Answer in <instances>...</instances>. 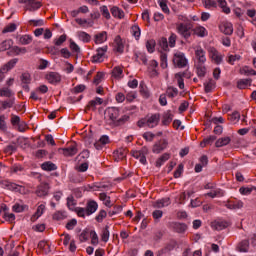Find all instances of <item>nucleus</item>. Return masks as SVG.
I'll list each match as a JSON object with an SVG mask.
<instances>
[{
    "mask_svg": "<svg viewBox=\"0 0 256 256\" xmlns=\"http://www.w3.org/2000/svg\"><path fill=\"white\" fill-rule=\"evenodd\" d=\"M121 111L117 107H108L104 111V121L106 125L110 127H120V125H125L129 121V116L123 115L119 118Z\"/></svg>",
    "mask_w": 256,
    "mask_h": 256,
    "instance_id": "f257e3e1",
    "label": "nucleus"
},
{
    "mask_svg": "<svg viewBox=\"0 0 256 256\" xmlns=\"http://www.w3.org/2000/svg\"><path fill=\"white\" fill-rule=\"evenodd\" d=\"M161 121V114L155 113L151 114L147 118H142L137 122L138 127H148L149 129H155Z\"/></svg>",
    "mask_w": 256,
    "mask_h": 256,
    "instance_id": "f03ea898",
    "label": "nucleus"
},
{
    "mask_svg": "<svg viewBox=\"0 0 256 256\" xmlns=\"http://www.w3.org/2000/svg\"><path fill=\"white\" fill-rule=\"evenodd\" d=\"M193 29V24L191 22L178 23L176 24V31L185 39L191 37V30Z\"/></svg>",
    "mask_w": 256,
    "mask_h": 256,
    "instance_id": "7ed1b4c3",
    "label": "nucleus"
},
{
    "mask_svg": "<svg viewBox=\"0 0 256 256\" xmlns=\"http://www.w3.org/2000/svg\"><path fill=\"white\" fill-rule=\"evenodd\" d=\"M131 155L135 159H140V163H142V165H147V155H149V148L144 146L140 150H132Z\"/></svg>",
    "mask_w": 256,
    "mask_h": 256,
    "instance_id": "20e7f679",
    "label": "nucleus"
},
{
    "mask_svg": "<svg viewBox=\"0 0 256 256\" xmlns=\"http://www.w3.org/2000/svg\"><path fill=\"white\" fill-rule=\"evenodd\" d=\"M208 53L213 63H215L216 65H221V63L223 62V55H221V53H219L217 49H215L214 47H210L208 49Z\"/></svg>",
    "mask_w": 256,
    "mask_h": 256,
    "instance_id": "39448f33",
    "label": "nucleus"
},
{
    "mask_svg": "<svg viewBox=\"0 0 256 256\" xmlns=\"http://www.w3.org/2000/svg\"><path fill=\"white\" fill-rule=\"evenodd\" d=\"M59 151L62 152L64 157H73L77 155L79 150L77 149V143L74 142L67 148H60Z\"/></svg>",
    "mask_w": 256,
    "mask_h": 256,
    "instance_id": "423d86ee",
    "label": "nucleus"
},
{
    "mask_svg": "<svg viewBox=\"0 0 256 256\" xmlns=\"http://www.w3.org/2000/svg\"><path fill=\"white\" fill-rule=\"evenodd\" d=\"M45 79L51 85H59V83H61L62 77L59 72H49L48 74H46Z\"/></svg>",
    "mask_w": 256,
    "mask_h": 256,
    "instance_id": "0eeeda50",
    "label": "nucleus"
},
{
    "mask_svg": "<svg viewBox=\"0 0 256 256\" xmlns=\"http://www.w3.org/2000/svg\"><path fill=\"white\" fill-rule=\"evenodd\" d=\"M107 53V46L97 49V53L92 56V63H103L105 54Z\"/></svg>",
    "mask_w": 256,
    "mask_h": 256,
    "instance_id": "6e6552de",
    "label": "nucleus"
},
{
    "mask_svg": "<svg viewBox=\"0 0 256 256\" xmlns=\"http://www.w3.org/2000/svg\"><path fill=\"white\" fill-rule=\"evenodd\" d=\"M173 62L179 69L187 67V58H185V54L183 53L175 54Z\"/></svg>",
    "mask_w": 256,
    "mask_h": 256,
    "instance_id": "1a4fd4ad",
    "label": "nucleus"
},
{
    "mask_svg": "<svg viewBox=\"0 0 256 256\" xmlns=\"http://www.w3.org/2000/svg\"><path fill=\"white\" fill-rule=\"evenodd\" d=\"M167 145H169V142L166 139H162L153 145L152 151L159 154L167 149Z\"/></svg>",
    "mask_w": 256,
    "mask_h": 256,
    "instance_id": "9d476101",
    "label": "nucleus"
},
{
    "mask_svg": "<svg viewBox=\"0 0 256 256\" xmlns=\"http://www.w3.org/2000/svg\"><path fill=\"white\" fill-rule=\"evenodd\" d=\"M169 227L175 233H185L187 231V226L185 225V223L181 222H171L169 224Z\"/></svg>",
    "mask_w": 256,
    "mask_h": 256,
    "instance_id": "9b49d317",
    "label": "nucleus"
},
{
    "mask_svg": "<svg viewBox=\"0 0 256 256\" xmlns=\"http://www.w3.org/2000/svg\"><path fill=\"white\" fill-rule=\"evenodd\" d=\"M175 247H177V241L170 240L168 243H166L164 248L158 251V256L165 255L166 253H170L171 251H173V249H175Z\"/></svg>",
    "mask_w": 256,
    "mask_h": 256,
    "instance_id": "f8f14e48",
    "label": "nucleus"
},
{
    "mask_svg": "<svg viewBox=\"0 0 256 256\" xmlns=\"http://www.w3.org/2000/svg\"><path fill=\"white\" fill-rule=\"evenodd\" d=\"M127 153H129V150L127 148H119L118 150L114 151V161H123L125 157H127Z\"/></svg>",
    "mask_w": 256,
    "mask_h": 256,
    "instance_id": "ddd939ff",
    "label": "nucleus"
},
{
    "mask_svg": "<svg viewBox=\"0 0 256 256\" xmlns=\"http://www.w3.org/2000/svg\"><path fill=\"white\" fill-rule=\"evenodd\" d=\"M195 57L198 61L197 65H205L207 58L205 57V50H203V48L197 47L195 50Z\"/></svg>",
    "mask_w": 256,
    "mask_h": 256,
    "instance_id": "4468645a",
    "label": "nucleus"
},
{
    "mask_svg": "<svg viewBox=\"0 0 256 256\" xmlns=\"http://www.w3.org/2000/svg\"><path fill=\"white\" fill-rule=\"evenodd\" d=\"M37 197H47L49 195V184L42 183L36 189Z\"/></svg>",
    "mask_w": 256,
    "mask_h": 256,
    "instance_id": "2eb2a0df",
    "label": "nucleus"
},
{
    "mask_svg": "<svg viewBox=\"0 0 256 256\" xmlns=\"http://www.w3.org/2000/svg\"><path fill=\"white\" fill-rule=\"evenodd\" d=\"M18 62V58L11 59L1 67V73H9V71H11V69H13V67H15Z\"/></svg>",
    "mask_w": 256,
    "mask_h": 256,
    "instance_id": "dca6fc26",
    "label": "nucleus"
},
{
    "mask_svg": "<svg viewBox=\"0 0 256 256\" xmlns=\"http://www.w3.org/2000/svg\"><path fill=\"white\" fill-rule=\"evenodd\" d=\"M220 31L224 33V35H233V24L229 22L222 23L220 25Z\"/></svg>",
    "mask_w": 256,
    "mask_h": 256,
    "instance_id": "f3484780",
    "label": "nucleus"
},
{
    "mask_svg": "<svg viewBox=\"0 0 256 256\" xmlns=\"http://www.w3.org/2000/svg\"><path fill=\"white\" fill-rule=\"evenodd\" d=\"M2 185L6 187V189H9V191H16L19 192L21 189H23L22 186L17 185L16 183L9 182L7 180L2 181Z\"/></svg>",
    "mask_w": 256,
    "mask_h": 256,
    "instance_id": "a211bd4d",
    "label": "nucleus"
},
{
    "mask_svg": "<svg viewBox=\"0 0 256 256\" xmlns=\"http://www.w3.org/2000/svg\"><path fill=\"white\" fill-rule=\"evenodd\" d=\"M170 200L169 198H164V199H160L157 200L156 202L153 203L152 207H154V209H163V207H167L170 204Z\"/></svg>",
    "mask_w": 256,
    "mask_h": 256,
    "instance_id": "6ab92c4d",
    "label": "nucleus"
},
{
    "mask_svg": "<svg viewBox=\"0 0 256 256\" xmlns=\"http://www.w3.org/2000/svg\"><path fill=\"white\" fill-rule=\"evenodd\" d=\"M97 207H99L97 202H95V201L88 202L86 205L87 216L93 215V213H95V211H97Z\"/></svg>",
    "mask_w": 256,
    "mask_h": 256,
    "instance_id": "aec40b11",
    "label": "nucleus"
},
{
    "mask_svg": "<svg viewBox=\"0 0 256 256\" xmlns=\"http://www.w3.org/2000/svg\"><path fill=\"white\" fill-rule=\"evenodd\" d=\"M77 37L79 41H82L83 43H91V36L85 31H78Z\"/></svg>",
    "mask_w": 256,
    "mask_h": 256,
    "instance_id": "412c9836",
    "label": "nucleus"
},
{
    "mask_svg": "<svg viewBox=\"0 0 256 256\" xmlns=\"http://www.w3.org/2000/svg\"><path fill=\"white\" fill-rule=\"evenodd\" d=\"M20 45H31L33 43V36L25 34L19 37L18 39Z\"/></svg>",
    "mask_w": 256,
    "mask_h": 256,
    "instance_id": "4be33fe9",
    "label": "nucleus"
},
{
    "mask_svg": "<svg viewBox=\"0 0 256 256\" xmlns=\"http://www.w3.org/2000/svg\"><path fill=\"white\" fill-rule=\"evenodd\" d=\"M94 39H95L94 41H95L96 45L105 43V41H107V32L103 31V32L96 34L94 36Z\"/></svg>",
    "mask_w": 256,
    "mask_h": 256,
    "instance_id": "5701e85b",
    "label": "nucleus"
},
{
    "mask_svg": "<svg viewBox=\"0 0 256 256\" xmlns=\"http://www.w3.org/2000/svg\"><path fill=\"white\" fill-rule=\"evenodd\" d=\"M41 169L43 171H57V165L51 161H47L41 164Z\"/></svg>",
    "mask_w": 256,
    "mask_h": 256,
    "instance_id": "b1692460",
    "label": "nucleus"
},
{
    "mask_svg": "<svg viewBox=\"0 0 256 256\" xmlns=\"http://www.w3.org/2000/svg\"><path fill=\"white\" fill-rule=\"evenodd\" d=\"M111 13L117 19H123V17H125V12L117 6L111 8Z\"/></svg>",
    "mask_w": 256,
    "mask_h": 256,
    "instance_id": "393cba45",
    "label": "nucleus"
},
{
    "mask_svg": "<svg viewBox=\"0 0 256 256\" xmlns=\"http://www.w3.org/2000/svg\"><path fill=\"white\" fill-rule=\"evenodd\" d=\"M216 85H217V82H215V80L209 79L208 82L204 83L205 93H211V91H213V89H215Z\"/></svg>",
    "mask_w": 256,
    "mask_h": 256,
    "instance_id": "a878e982",
    "label": "nucleus"
},
{
    "mask_svg": "<svg viewBox=\"0 0 256 256\" xmlns=\"http://www.w3.org/2000/svg\"><path fill=\"white\" fill-rule=\"evenodd\" d=\"M212 227L216 230V231H223V229H227L229 227V223L225 222V221H218V222H214L212 224Z\"/></svg>",
    "mask_w": 256,
    "mask_h": 256,
    "instance_id": "bb28decb",
    "label": "nucleus"
},
{
    "mask_svg": "<svg viewBox=\"0 0 256 256\" xmlns=\"http://www.w3.org/2000/svg\"><path fill=\"white\" fill-rule=\"evenodd\" d=\"M237 249L240 253H247L249 251V240H242L238 244Z\"/></svg>",
    "mask_w": 256,
    "mask_h": 256,
    "instance_id": "cd10ccee",
    "label": "nucleus"
},
{
    "mask_svg": "<svg viewBox=\"0 0 256 256\" xmlns=\"http://www.w3.org/2000/svg\"><path fill=\"white\" fill-rule=\"evenodd\" d=\"M173 121V114H171V111H167L162 116V125H169Z\"/></svg>",
    "mask_w": 256,
    "mask_h": 256,
    "instance_id": "c85d7f7f",
    "label": "nucleus"
},
{
    "mask_svg": "<svg viewBox=\"0 0 256 256\" xmlns=\"http://www.w3.org/2000/svg\"><path fill=\"white\" fill-rule=\"evenodd\" d=\"M230 143H231V138L230 137L219 138L215 142V147H225L226 145H229Z\"/></svg>",
    "mask_w": 256,
    "mask_h": 256,
    "instance_id": "c756f323",
    "label": "nucleus"
},
{
    "mask_svg": "<svg viewBox=\"0 0 256 256\" xmlns=\"http://www.w3.org/2000/svg\"><path fill=\"white\" fill-rule=\"evenodd\" d=\"M166 95L170 99H174V97H177V95H179V90L173 86H170L166 89Z\"/></svg>",
    "mask_w": 256,
    "mask_h": 256,
    "instance_id": "7c9ffc66",
    "label": "nucleus"
},
{
    "mask_svg": "<svg viewBox=\"0 0 256 256\" xmlns=\"http://www.w3.org/2000/svg\"><path fill=\"white\" fill-rule=\"evenodd\" d=\"M183 77H185V72L175 74V78L177 79L179 89H185V82L183 80Z\"/></svg>",
    "mask_w": 256,
    "mask_h": 256,
    "instance_id": "2f4dec72",
    "label": "nucleus"
},
{
    "mask_svg": "<svg viewBox=\"0 0 256 256\" xmlns=\"http://www.w3.org/2000/svg\"><path fill=\"white\" fill-rule=\"evenodd\" d=\"M238 89H247V87H251V79H240L237 82Z\"/></svg>",
    "mask_w": 256,
    "mask_h": 256,
    "instance_id": "473e14b6",
    "label": "nucleus"
},
{
    "mask_svg": "<svg viewBox=\"0 0 256 256\" xmlns=\"http://www.w3.org/2000/svg\"><path fill=\"white\" fill-rule=\"evenodd\" d=\"M169 159H171V154L169 153H164L161 157H159L156 160V167H161V165H163V163H165V161H169Z\"/></svg>",
    "mask_w": 256,
    "mask_h": 256,
    "instance_id": "72a5a7b5",
    "label": "nucleus"
},
{
    "mask_svg": "<svg viewBox=\"0 0 256 256\" xmlns=\"http://www.w3.org/2000/svg\"><path fill=\"white\" fill-rule=\"evenodd\" d=\"M193 32L195 33V35H197L198 37H207V29H205V27L203 26H197L193 29Z\"/></svg>",
    "mask_w": 256,
    "mask_h": 256,
    "instance_id": "f704fd0d",
    "label": "nucleus"
},
{
    "mask_svg": "<svg viewBox=\"0 0 256 256\" xmlns=\"http://www.w3.org/2000/svg\"><path fill=\"white\" fill-rule=\"evenodd\" d=\"M43 211H45V205L41 204L38 206L37 211L35 212V214L31 217V221L35 222L37 221L38 217H41V215H43Z\"/></svg>",
    "mask_w": 256,
    "mask_h": 256,
    "instance_id": "c9c22d12",
    "label": "nucleus"
},
{
    "mask_svg": "<svg viewBox=\"0 0 256 256\" xmlns=\"http://www.w3.org/2000/svg\"><path fill=\"white\" fill-rule=\"evenodd\" d=\"M14 55H25L27 53V48L25 47H19V46H13L10 50Z\"/></svg>",
    "mask_w": 256,
    "mask_h": 256,
    "instance_id": "e433bc0d",
    "label": "nucleus"
},
{
    "mask_svg": "<svg viewBox=\"0 0 256 256\" xmlns=\"http://www.w3.org/2000/svg\"><path fill=\"white\" fill-rule=\"evenodd\" d=\"M196 73L198 77H205V75H207V68L203 64H197Z\"/></svg>",
    "mask_w": 256,
    "mask_h": 256,
    "instance_id": "4c0bfd02",
    "label": "nucleus"
},
{
    "mask_svg": "<svg viewBox=\"0 0 256 256\" xmlns=\"http://www.w3.org/2000/svg\"><path fill=\"white\" fill-rule=\"evenodd\" d=\"M217 140V136H209L204 138L203 141L200 143L201 147H207V145H213V142Z\"/></svg>",
    "mask_w": 256,
    "mask_h": 256,
    "instance_id": "58836bf2",
    "label": "nucleus"
},
{
    "mask_svg": "<svg viewBox=\"0 0 256 256\" xmlns=\"http://www.w3.org/2000/svg\"><path fill=\"white\" fill-rule=\"evenodd\" d=\"M156 45H157V42H155V39L147 40L146 49H147L148 53H155Z\"/></svg>",
    "mask_w": 256,
    "mask_h": 256,
    "instance_id": "ea45409f",
    "label": "nucleus"
},
{
    "mask_svg": "<svg viewBox=\"0 0 256 256\" xmlns=\"http://www.w3.org/2000/svg\"><path fill=\"white\" fill-rule=\"evenodd\" d=\"M217 3L219 4V7H221L223 13H225L226 15H229V13H231V8L227 6L226 0H217Z\"/></svg>",
    "mask_w": 256,
    "mask_h": 256,
    "instance_id": "a19ab883",
    "label": "nucleus"
},
{
    "mask_svg": "<svg viewBox=\"0 0 256 256\" xmlns=\"http://www.w3.org/2000/svg\"><path fill=\"white\" fill-rule=\"evenodd\" d=\"M205 9H217V2L215 0H202Z\"/></svg>",
    "mask_w": 256,
    "mask_h": 256,
    "instance_id": "79ce46f5",
    "label": "nucleus"
},
{
    "mask_svg": "<svg viewBox=\"0 0 256 256\" xmlns=\"http://www.w3.org/2000/svg\"><path fill=\"white\" fill-rule=\"evenodd\" d=\"M206 195H207V197H211V199H215V197H223V195H225V194H224L223 190L218 188L216 190L208 192Z\"/></svg>",
    "mask_w": 256,
    "mask_h": 256,
    "instance_id": "37998d69",
    "label": "nucleus"
},
{
    "mask_svg": "<svg viewBox=\"0 0 256 256\" xmlns=\"http://www.w3.org/2000/svg\"><path fill=\"white\" fill-rule=\"evenodd\" d=\"M227 209H242L243 202L235 201V202H228L226 204Z\"/></svg>",
    "mask_w": 256,
    "mask_h": 256,
    "instance_id": "c03bdc74",
    "label": "nucleus"
},
{
    "mask_svg": "<svg viewBox=\"0 0 256 256\" xmlns=\"http://www.w3.org/2000/svg\"><path fill=\"white\" fill-rule=\"evenodd\" d=\"M112 76L115 77V79H121L123 77V68L116 66L112 70Z\"/></svg>",
    "mask_w": 256,
    "mask_h": 256,
    "instance_id": "a18cd8bd",
    "label": "nucleus"
},
{
    "mask_svg": "<svg viewBox=\"0 0 256 256\" xmlns=\"http://www.w3.org/2000/svg\"><path fill=\"white\" fill-rule=\"evenodd\" d=\"M13 46V40H4L0 44V51H7L9 50L10 47Z\"/></svg>",
    "mask_w": 256,
    "mask_h": 256,
    "instance_id": "49530a36",
    "label": "nucleus"
},
{
    "mask_svg": "<svg viewBox=\"0 0 256 256\" xmlns=\"http://www.w3.org/2000/svg\"><path fill=\"white\" fill-rule=\"evenodd\" d=\"M109 237V226H105V228L102 230L101 241H103V243H107V241H109Z\"/></svg>",
    "mask_w": 256,
    "mask_h": 256,
    "instance_id": "de8ad7c7",
    "label": "nucleus"
},
{
    "mask_svg": "<svg viewBox=\"0 0 256 256\" xmlns=\"http://www.w3.org/2000/svg\"><path fill=\"white\" fill-rule=\"evenodd\" d=\"M100 201H104V204L106 207H111V197L107 196L106 193H100L99 194Z\"/></svg>",
    "mask_w": 256,
    "mask_h": 256,
    "instance_id": "09e8293b",
    "label": "nucleus"
},
{
    "mask_svg": "<svg viewBox=\"0 0 256 256\" xmlns=\"http://www.w3.org/2000/svg\"><path fill=\"white\" fill-rule=\"evenodd\" d=\"M20 79L23 85H29L31 83V74H29L28 72H24L21 75Z\"/></svg>",
    "mask_w": 256,
    "mask_h": 256,
    "instance_id": "8fccbe9b",
    "label": "nucleus"
},
{
    "mask_svg": "<svg viewBox=\"0 0 256 256\" xmlns=\"http://www.w3.org/2000/svg\"><path fill=\"white\" fill-rule=\"evenodd\" d=\"M41 7H42L41 2L34 0V2L31 3L30 7H27L26 10L33 12V11H37V9H41Z\"/></svg>",
    "mask_w": 256,
    "mask_h": 256,
    "instance_id": "3c124183",
    "label": "nucleus"
},
{
    "mask_svg": "<svg viewBox=\"0 0 256 256\" xmlns=\"http://www.w3.org/2000/svg\"><path fill=\"white\" fill-rule=\"evenodd\" d=\"M75 205H77V202H75V198L73 196H69L67 198V207L70 209V211H75Z\"/></svg>",
    "mask_w": 256,
    "mask_h": 256,
    "instance_id": "603ef678",
    "label": "nucleus"
},
{
    "mask_svg": "<svg viewBox=\"0 0 256 256\" xmlns=\"http://www.w3.org/2000/svg\"><path fill=\"white\" fill-rule=\"evenodd\" d=\"M131 33L133 35V37H135V39H139V37H141V28H139L137 25H134L131 27Z\"/></svg>",
    "mask_w": 256,
    "mask_h": 256,
    "instance_id": "864d4df0",
    "label": "nucleus"
},
{
    "mask_svg": "<svg viewBox=\"0 0 256 256\" xmlns=\"http://www.w3.org/2000/svg\"><path fill=\"white\" fill-rule=\"evenodd\" d=\"M14 104H15V100L14 99H10L8 101L0 102V105H1L2 109H11V107H13Z\"/></svg>",
    "mask_w": 256,
    "mask_h": 256,
    "instance_id": "5fc2aeb1",
    "label": "nucleus"
},
{
    "mask_svg": "<svg viewBox=\"0 0 256 256\" xmlns=\"http://www.w3.org/2000/svg\"><path fill=\"white\" fill-rule=\"evenodd\" d=\"M0 97H13V91L9 88H1Z\"/></svg>",
    "mask_w": 256,
    "mask_h": 256,
    "instance_id": "6e6d98bb",
    "label": "nucleus"
},
{
    "mask_svg": "<svg viewBox=\"0 0 256 256\" xmlns=\"http://www.w3.org/2000/svg\"><path fill=\"white\" fill-rule=\"evenodd\" d=\"M159 47H161V49H163V51H168L169 50V42L167 41V38L162 37L159 40Z\"/></svg>",
    "mask_w": 256,
    "mask_h": 256,
    "instance_id": "4d7b16f0",
    "label": "nucleus"
},
{
    "mask_svg": "<svg viewBox=\"0 0 256 256\" xmlns=\"http://www.w3.org/2000/svg\"><path fill=\"white\" fill-rule=\"evenodd\" d=\"M140 93L142 97H145L146 99H148L149 90H147V86H145V83L143 82L140 83Z\"/></svg>",
    "mask_w": 256,
    "mask_h": 256,
    "instance_id": "13d9d810",
    "label": "nucleus"
},
{
    "mask_svg": "<svg viewBox=\"0 0 256 256\" xmlns=\"http://www.w3.org/2000/svg\"><path fill=\"white\" fill-rule=\"evenodd\" d=\"M10 123L13 127H17L21 123V117L18 115H11Z\"/></svg>",
    "mask_w": 256,
    "mask_h": 256,
    "instance_id": "bf43d9fd",
    "label": "nucleus"
},
{
    "mask_svg": "<svg viewBox=\"0 0 256 256\" xmlns=\"http://www.w3.org/2000/svg\"><path fill=\"white\" fill-rule=\"evenodd\" d=\"M136 61H138V63H143V65H147V55H145V53H138L136 54Z\"/></svg>",
    "mask_w": 256,
    "mask_h": 256,
    "instance_id": "052dcab7",
    "label": "nucleus"
},
{
    "mask_svg": "<svg viewBox=\"0 0 256 256\" xmlns=\"http://www.w3.org/2000/svg\"><path fill=\"white\" fill-rule=\"evenodd\" d=\"M159 5H160L163 13H166L167 15H169L170 10H169V6H167V0H160Z\"/></svg>",
    "mask_w": 256,
    "mask_h": 256,
    "instance_id": "680f3d73",
    "label": "nucleus"
},
{
    "mask_svg": "<svg viewBox=\"0 0 256 256\" xmlns=\"http://www.w3.org/2000/svg\"><path fill=\"white\" fill-rule=\"evenodd\" d=\"M160 67H162V69H167V54L166 53H162L160 56Z\"/></svg>",
    "mask_w": 256,
    "mask_h": 256,
    "instance_id": "e2e57ef3",
    "label": "nucleus"
},
{
    "mask_svg": "<svg viewBox=\"0 0 256 256\" xmlns=\"http://www.w3.org/2000/svg\"><path fill=\"white\" fill-rule=\"evenodd\" d=\"M65 217V212L58 211L53 214L54 221H62Z\"/></svg>",
    "mask_w": 256,
    "mask_h": 256,
    "instance_id": "0e129e2a",
    "label": "nucleus"
},
{
    "mask_svg": "<svg viewBox=\"0 0 256 256\" xmlns=\"http://www.w3.org/2000/svg\"><path fill=\"white\" fill-rule=\"evenodd\" d=\"M2 217L5 219V221H8L9 223H13V221H15V214H13V213H9V212L5 213L4 212Z\"/></svg>",
    "mask_w": 256,
    "mask_h": 256,
    "instance_id": "69168bd1",
    "label": "nucleus"
},
{
    "mask_svg": "<svg viewBox=\"0 0 256 256\" xmlns=\"http://www.w3.org/2000/svg\"><path fill=\"white\" fill-rule=\"evenodd\" d=\"M100 11L105 19H111V14L109 13V8H107V6L100 7Z\"/></svg>",
    "mask_w": 256,
    "mask_h": 256,
    "instance_id": "338daca9",
    "label": "nucleus"
},
{
    "mask_svg": "<svg viewBox=\"0 0 256 256\" xmlns=\"http://www.w3.org/2000/svg\"><path fill=\"white\" fill-rule=\"evenodd\" d=\"M75 211H76L78 217L85 218L87 215V208L78 207V208H75Z\"/></svg>",
    "mask_w": 256,
    "mask_h": 256,
    "instance_id": "774afa93",
    "label": "nucleus"
}]
</instances>
